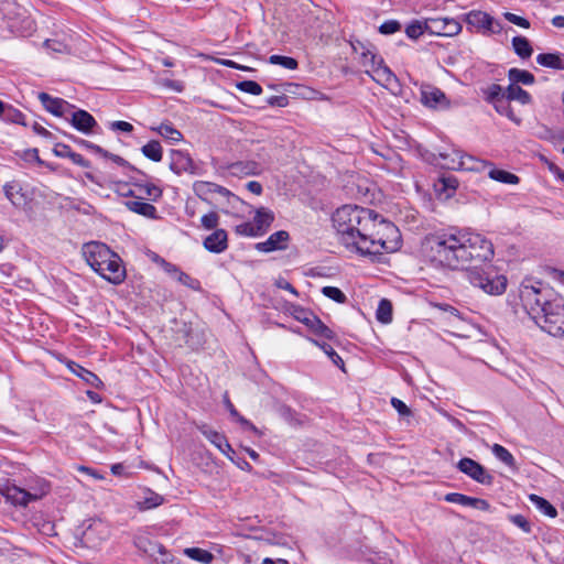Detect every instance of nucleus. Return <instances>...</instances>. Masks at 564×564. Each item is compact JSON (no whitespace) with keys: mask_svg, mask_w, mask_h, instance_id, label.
<instances>
[{"mask_svg":"<svg viewBox=\"0 0 564 564\" xmlns=\"http://www.w3.org/2000/svg\"><path fill=\"white\" fill-rule=\"evenodd\" d=\"M75 141L80 145V147H84L85 149L87 150H90L95 153H98V154H101L104 156H109V153L104 150L101 147L90 142V141H87V140H84V139H75Z\"/></svg>","mask_w":564,"mask_h":564,"instance_id":"nucleus-60","label":"nucleus"},{"mask_svg":"<svg viewBox=\"0 0 564 564\" xmlns=\"http://www.w3.org/2000/svg\"><path fill=\"white\" fill-rule=\"evenodd\" d=\"M457 468L460 473L467 475L479 484L491 485L494 481V477L485 469V467L471 458H462L457 463Z\"/></svg>","mask_w":564,"mask_h":564,"instance_id":"nucleus-12","label":"nucleus"},{"mask_svg":"<svg viewBox=\"0 0 564 564\" xmlns=\"http://www.w3.org/2000/svg\"><path fill=\"white\" fill-rule=\"evenodd\" d=\"M39 99L43 107L56 117H62L66 108L73 107L69 102L62 98H54L46 93H40Z\"/></svg>","mask_w":564,"mask_h":564,"instance_id":"nucleus-23","label":"nucleus"},{"mask_svg":"<svg viewBox=\"0 0 564 564\" xmlns=\"http://www.w3.org/2000/svg\"><path fill=\"white\" fill-rule=\"evenodd\" d=\"M198 430L213 445L232 460L230 453H234V449L224 434L210 429L206 424L198 425Z\"/></svg>","mask_w":564,"mask_h":564,"instance_id":"nucleus-15","label":"nucleus"},{"mask_svg":"<svg viewBox=\"0 0 564 564\" xmlns=\"http://www.w3.org/2000/svg\"><path fill=\"white\" fill-rule=\"evenodd\" d=\"M506 98L509 101L517 100L522 105H528L531 102L530 94L522 89L520 86L512 84H510L506 89Z\"/></svg>","mask_w":564,"mask_h":564,"instance_id":"nucleus-33","label":"nucleus"},{"mask_svg":"<svg viewBox=\"0 0 564 564\" xmlns=\"http://www.w3.org/2000/svg\"><path fill=\"white\" fill-rule=\"evenodd\" d=\"M152 130L174 142H178L183 138L182 133L171 123H161L158 128H152Z\"/></svg>","mask_w":564,"mask_h":564,"instance_id":"nucleus-42","label":"nucleus"},{"mask_svg":"<svg viewBox=\"0 0 564 564\" xmlns=\"http://www.w3.org/2000/svg\"><path fill=\"white\" fill-rule=\"evenodd\" d=\"M142 154L153 162H160L163 156V150L159 141L152 140L141 149Z\"/></svg>","mask_w":564,"mask_h":564,"instance_id":"nucleus-35","label":"nucleus"},{"mask_svg":"<svg viewBox=\"0 0 564 564\" xmlns=\"http://www.w3.org/2000/svg\"><path fill=\"white\" fill-rule=\"evenodd\" d=\"M377 319L383 324H388L392 321V304L389 300L382 299L376 312Z\"/></svg>","mask_w":564,"mask_h":564,"instance_id":"nucleus-40","label":"nucleus"},{"mask_svg":"<svg viewBox=\"0 0 564 564\" xmlns=\"http://www.w3.org/2000/svg\"><path fill=\"white\" fill-rule=\"evenodd\" d=\"M366 73L370 75L375 82L386 88L391 89L398 84L397 76L387 65H384L383 62L376 66L373 69H366Z\"/></svg>","mask_w":564,"mask_h":564,"instance_id":"nucleus-19","label":"nucleus"},{"mask_svg":"<svg viewBox=\"0 0 564 564\" xmlns=\"http://www.w3.org/2000/svg\"><path fill=\"white\" fill-rule=\"evenodd\" d=\"M508 78L510 80V84L518 85H532L534 84V75L525 69L520 68H510L508 72Z\"/></svg>","mask_w":564,"mask_h":564,"instance_id":"nucleus-32","label":"nucleus"},{"mask_svg":"<svg viewBox=\"0 0 564 564\" xmlns=\"http://www.w3.org/2000/svg\"><path fill=\"white\" fill-rule=\"evenodd\" d=\"M164 501L163 497L158 495V494H154V492H151L150 497H147L143 502H142V507L144 509H151V508H155V507H159L160 505H162Z\"/></svg>","mask_w":564,"mask_h":564,"instance_id":"nucleus-61","label":"nucleus"},{"mask_svg":"<svg viewBox=\"0 0 564 564\" xmlns=\"http://www.w3.org/2000/svg\"><path fill=\"white\" fill-rule=\"evenodd\" d=\"M110 128L123 132H131L133 130V126L127 121H113Z\"/></svg>","mask_w":564,"mask_h":564,"instance_id":"nucleus-64","label":"nucleus"},{"mask_svg":"<svg viewBox=\"0 0 564 564\" xmlns=\"http://www.w3.org/2000/svg\"><path fill=\"white\" fill-rule=\"evenodd\" d=\"M392 406L398 411L400 415H410L411 411L408 405L400 399L392 398L391 399Z\"/></svg>","mask_w":564,"mask_h":564,"instance_id":"nucleus-62","label":"nucleus"},{"mask_svg":"<svg viewBox=\"0 0 564 564\" xmlns=\"http://www.w3.org/2000/svg\"><path fill=\"white\" fill-rule=\"evenodd\" d=\"M375 210L357 205H344L334 213L333 226L339 241L350 251L360 254L361 240L373 228Z\"/></svg>","mask_w":564,"mask_h":564,"instance_id":"nucleus-1","label":"nucleus"},{"mask_svg":"<svg viewBox=\"0 0 564 564\" xmlns=\"http://www.w3.org/2000/svg\"><path fill=\"white\" fill-rule=\"evenodd\" d=\"M494 107L497 110V112H499L502 116H506L508 119H510L514 123H517V124L521 123V119L516 116V113L513 112V110L510 106V101L507 98H500L496 102V105H494Z\"/></svg>","mask_w":564,"mask_h":564,"instance_id":"nucleus-39","label":"nucleus"},{"mask_svg":"<svg viewBox=\"0 0 564 564\" xmlns=\"http://www.w3.org/2000/svg\"><path fill=\"white\" fill-rule=\"evenodd\" d=\"M18 9L19 8L13 3H4L1 10L4 13V15L8 18V23H7L8 29H10V31L13 33H18V34L22 35L23 33L20 30L17 18L9 17V14L15 13L14 11Z\"/></svg>","mask_w":564,"mask_h":564,"instance_id":"nucleus-43","label":"nucleus"},{"mask_svg":"<svg viewBox=\"0 0 564 564\" xmlns=\"http://www.w3.org/2000/svg\"><path fill=\"white\" fill-rule=\"evenodd\" d=\"M269 63L273 65H280L286 69H296L299 66V63L295 58L290 56H282V55H271L269 57Z\"/></svg>","mask_w":564,"mask_h":564,"instance_id":"nucleus-48","label":"nucleus"},{"mask_svg":"<svg viewBox=\"0 0 564 564\" xmlns=\"http://www.w3.org/2000/svg\"><path fill=\"white\" fill-rule=\"evenodd\" d=\"M273 220H274V214L265 207H260L256 212V215L253 218V224H254L257 230L261 235L271 226Z\"/></svg>","mask_w":564,"mask_h":564,"instance_id":"nucleus-30","label":"nucleus"},{"mask_svg":"<svg viewBox=\"0 0 564 564\" xmlns=\"http://www.w3.org/2000/svg\"><path fill=\"white\" fill-rule=\"evenodd\" d=\"M83 256L88 265L102 279L120 284L126 279V269L121 258L107 245L90 241L83 246Z\"/></svg>","mask_w":564,"mask_h":564,"instance_id":"nucleus-3","label":"nucleus"},{"mask_svg":"<svg viewBox=\"0 0 564 564\" xmlns=\"http://www.w3.org/2000/svg\"><path fill=\"white\" fill-rule=\"evenodd\" d=\"M426 32L437 36H455L462 32V24L454 18H430L425 20Z\"/></svg>","mask_w":564,"mask_h":564,"instance_id":"nucleus-11","label":"nucleus"},{"mask_svg":"<svg viewBox=\"0 0 564 564\" xmlns=\"http://www.w3.org/2000/svg\"><path fill=\"white\" fill-rule=\"evenodd\" d=\"M424 32H426L425 21H413L405 29L406 35L413 40L419 39Z\"/></svg>","mask_w":564,"mask_h":564,"instance_id":"nucleus-51","label":"nucleus"},{"mask_svg":"<svg viewBox=\"0 0 564 564\" xmlns=\"http://www.w3.org/2000/svg\"><path fill=\"white\" fill-rule=\"evenodd\" d=\"M500 98H506V90L498 84L490 85L487 89V100L496 105Z\"/></svg>","mask_w":564,"mask_h":564,"instance_id":"nucleus-52","label":"nucleus"},{"mask_svg":"<svg viewBox=\"0 0 564 564\" xmlns=\"http://www.w3.org/2000/svg\"><path fill=\"white\" fill-rule=\"evenodd\" d=\"M322 293L326 297H328L337 303H340V304H343L347 301V296L345 295V293L336 286H324L322 289Z\"/></svg>","mask_w":564,"mask_h":564,"instance_id":"nucleus-50","label":"nucleus"},{"mask_svg":"<svg viewBox=\"0 0 564 564\" xmlns=\"http://www.w3.org/2000/svg\"><path fill=\"white\" fill-rule=\"evenodd\" d=\"M289 239V232L285 230H280L272 234L265 241L257 243L256 249L260 252L283 250L286 248Z\"/></svg>","mask_w":564,"mask_h":564,"instance_id":"nucleus-18","label":"nucleus"},{"mask_svg":"<svg viewBox=\"0 0 564 564\" xmlns=\"http://www.w3.org/2000/svg\"><path fill=\"white\" fill-rule=\"evenodd\" d=\"M126 206L129 210L147 218H158L156 208L152 204L143 202L142 198L127 200Z\"/></svg>","mask_w":564,"mask_h":564,"instance_id":"nucleus-27","label":"nucleus"},{"mask_svg":"<svg viewBox=\"0 0 564 564\" xmlns=\"http://www.w3.org/2000/svg\"><path fill=\"white\" fill-rule=\"evenodd\" d=\"M68 368L72 370V372H74L76 376L82 378L86 383L94 388H99L102 384L101 380L94 372L85 369L74 361L68 364Z\"/></svg>","mask_w":564,"mask_h":564,"instance_id":"nucleus-31","label":"nucleus"},{"mask_svg":"<svg viewBox=\"0 0 564 564\" xmlns=\"http://www.w3.org/2000/svg\"><path fill=\"white\" fill-rule=\"evenodd\" d=\"M453 158L451 165H448L449 169L453 170H465V171H475V172H481L485 171L486 167L491 166L492 164L478 160L471 155L464 154L462 151L455 150L453 152Z\"/></svg>","mask_w":564,"mask_h":564,"instance_id":"nucleus-14","label":"nucleus"},{"mask_svg":"<svg viewBox=\"0 0 564 564\" xmlns=\"http://www.w3.org/2000/svg\"><path fill=\"white\" fill-rule=\"evenodd\" d=\"M382 62V57L378 56L369 50L364 51L360 55V63L366 69H373Z\"/></svg>","mask_w":564,"mask_h":564,"instance_id":"nucleus-46","label":"nucleus"},{"mask_svg":"<svg viewBox=\"0 0 564 564\" xmlns=\"http://www.w3.org/2000/svg\"><path fill=\"white\" fill-rule=\"evenodd\" d=\"M134 188L129 194L135 198L156 200L162 196V189L152 183H134Z\"/></svg>","mask_w":564,"mask_h":564,"instance_id":"nucleus-26","label":"nucleus"},{"mask_svg":"<svg viewBox=\"0 0 564 564\" xmlns=\"http://www.w3.org/2000/svg\"><path fill=\"white\" fill-rule=\"evenodd\" d=\"M170 169L175 174L194 173L193 160L188 153L181 150H173L170 154Z\"/></svg>","mask_w":564,"mask_h":564,"instance_id":"nucleus-16","label":"nucleus"},{"mask_svg":"<svg viewBox=\"0 0 564 564\" xmlns=\"http://www.w3.org/2000/svg\"><path fill=\"white\" fill-rule=\"evenodd\" d=\"M465 22L481 31L482 33H500L502 25L499 21H496L490 14L480 10H471L464 15Z\"/></svg>","mask_w":564,"mask_h":564,"instance_id":"nucleus-10","label":"nucleus"},{"mask_svg":"<svg viewBox=\"0 0 564 564\" xmlns=\"http://www.w3.org/2000/svg\"><path fill=\"white\" fill-rule=\"evenodd\" d=\"M231 171L235 174L242 173L246 175H256L261 172V166L254 161L237 162L231 165Z\"/></svg>","mask_w":564,"mask_h":564,"instance_id":"nucleus-38","label":"nucleus"},{"mask_svg":"<svg viewBox=\"0 0 564 564\" xmlns=\"http://www.w3.org/2000/svg\"><path fill=\"white\" fill-rule=\"evenodd\" d=\"M50 491L47 482L42 481L37 487L25 490L15 485L8 486L4 490V498L13 506L26 507L31 501L42 499Z\"/></svg>","mask_w":564,"mask_h":564,"instance_id":"nucleus-8","label":"nucleus"},{"mask_svg":"<svg viewBox=\"0 0 564 564\" xmlns=\"http://www.w3.org/2000/svg\"><path fill=\"white\" fill-rule=\"evenodd\" d=\"M194 193L203 200L209 202L213 194H219L221 196H228L230 192L212 182L197 181L193 184Z\"/></svg>","mask_w":564,"mask_h":564,"instance_id":"nucleus-20","label":"nucleus"},{"mask_svg":"<svg viewBox=\"0 0 564 564\" xmlns=\"http://www.w3.org/2000/svg\"><path fill=\"white\" fill-rule=\"evenodd\" d=\"M462 269L490 262L495 256L492 242L478 232L460 229Z\"/></svg>","mask_w":564,"mask_h":564,"instance_id":"nucleus-5","label":"nucleus"},{"mask_svg":"<svg viewBox=\"0 0 564 564\" xmlns=\"http://www.w3.org/2000/svg\"><path fill=\"white\" fill-rule=\"evenodd\" d=\"M203 245L209 252H224L228 248V236L226 230L216 229L213 234L204 239Z\"/></svg>","mask_w":564,"mask_h":564,"instance_id":"nucleus-21","label":"nucleus"},{"mask_svg":"<svg viewBox=\"0 0 564 564\" xmlns=\"http://www.w3.org/2000/svg\"><path fill=\"white\" fill-rule=\"evenodd\" d=\"M401 29V24L395 20H389L383 22L380 28L379 32L382 34H393L398 32Z\"/></svg>","mask_w":564,"mask_h":564,"instance_id":"nucleus-59","label":"nucleus"},{"mask_svg":"<svg viewBox=\"0 0 564 564\" xmlns=\"http://www.w3.org/2000/svg\"><path fill=\"white\" fill-rule=\"evenodd\" d=\"M422 102L431 108H446L448 106L445 94L436 87L422 90Z\"/></svg>","mask_w":564,"mask_h":564,"instance_id":"nucleus-24","label":"nucleus"},{"mask_svg":"<svg viewBox=\"0 0 564 564\" xmlns=\"http://www.w3.org/2000/svg\"><path fill=\"white\" fill-rule=\"evenodd\" d=\"M503 17H505V19L507 21H509L510 23L516 24V25H518L520 28H523V29H529L530 28L529 20H527L523 17L517 15V14L511 13V12L503 13Z\"/></svg>","mask_w":564,"mask_h":564,"instance_id":"nucleus-56","label":"nucleus"},{"mask_svg":"<svg viewBox=\"0 0 564 564\" xmlns=\"http://www.w3.org/2000/svg\"><path fill=\"white\" fill-rule=\"evenodd\" d=\"M200 221H202V226L205 229H207V230L215 229L218 226L219 216L217 213L210 212V213L204 215L202 217Z\"/></svg>","mask_w":564,"mask_h":564,"instance_id":"nucleus-54","label":"nucleus"},{"mask_svg":"<svg viewBox=\"0 0 564 564\" xmlns=\"http://www.w3.org/2000/svg\"><path fill=\"white\" fill-rule=\"evenodd\" d=\"M460 229L442 230L427 235L421 243L426 263L436 269H462Z\"/></svg>","mask_w":564,"mask_h":564,"instance_id":"nucleus-2","label":"nucleus"},{"mask_svg":"<svg viewBox=\"0 0 564 564\" xmlns=\"http://www.w3.org/2000/svg\"><path fill=\"white\" fill-rule=\"evenodd\" d=\"M294 317L305 324L310 329L322 337L327 339H332L334 337V332L327 327L316 315L312 312L305 311L301 307H296L293 312Z\"/></svg>","mask_w":564,"mask_h":564,"instance_id":"nucleus-13","label":"nucleus"},{"mask_svg":"<svg viewBox=\"0 0 564 564\" xmlns=\"http://www.w3.org/2000/svg\"><path fill=\"white\" fill-rule=\"evenodd\" d=\"M467 279L476 288L490 295H500L506 291L507 279L498 274L492 265L480 268L473 265L467 270Z\"/></svg>","mask_w":564,"mask_h":564,"instance_id":"nucleus-6","label":"nucleus"},{"mask_svg":"<svg viewBox=\"0 0 564 564\" xmlns=\"http://www.w3.org/2000/svg\"><path fill=\"white\" fill-rule=\"evenodd\" d=\"M401 246V234L398 227L386 220L377 213L373 217V228L367 232L366 240H361V256H376L383 251L392 252Z\"/></svg>","mask_w":564,"mask_h":564,"instance_id":"nucleus-4","label":"nucleus"},{"mask_svg":"<svg viewBox=\"0 0 564 564\" xmlns=\"http://www.w3.org/2000/svg\"><path fill=\"white\" fill-rule=\"evenodd\" d=\"M53 153L58 158H68L74 164L88 169L90 167V162L86 160L82 154L74 152L69 145L64 143H57Z\"/></svg>","mask_w":564,"mask_h":564,"instance_id":"nucleus-25","label":"nucleus"},{"mask_svg":"<svg viewBox=\"0 0 564 564\" xmlns=\"http://www.w3.org/2000/svg\"><path fill=\"white\" fill-rule=\"evenodd\" d=\"M2 119L7 122L19 123L25 126L24 115L14 107L7 105Z\"/></svg>","mask_w":564,"mask_h":564,"instance_id":"nucleus-47","label":"nucleus"},{"mask_svg":"<svg viewBox=\"0 0 564 564\" xmlns=\"http://www.w3.org/2000/svg\"><path fill=\"white\" fill-rule=\"evenodd\" d=\"M288 96L281 95V96H271L267 99V104L270 106H276V107H286L288 106Z\"/></svg>","mask_w":564,"mask_h":564,"instance_id":"nucleus-63","label":"nucleus"},{"mask_svg":"<svg viewBox=\"0 0 564 564\" xmlns=\"http://www.w3.org/2000/svg\"><path fill=\"white\" fill-rule=\"evenodd\" d=\"M236 232L247 237L260 235L253 223H242L236 226Z\"/></svg>","mask_w":564,"mask_h":564,"instance_id":"nucleus-55","label":"nucleus"},{"mask_svg":"<svg viewBox=\"0 0 564 564\" xmlns=\"http://www.w3.org/2000/svg\"><path fill=\"white\" fill-rule=\"evenodd\" d=\"M312 343L314 345L318 346L329 357V359L333 361L334 365H336L341 370H345L344 369V360L334 350V348L329 344H327V343H319V341H317L315 339H312Z\"/></svg>","mask_w":564,"mask_h":564,"instance_id":"nucleus-44","label":"nucleus"},{"mask_svg":"<svg viewBox=\"0 0 564 564\" xmlns=\"http://www.w3.org/2000/svg\"><path fill=\"white\" fill-rule=\"evenodd\" d=\"M491 449H492L494 455L499 460H501L509 467H516V459L506 447H503L502 445H499V444H495Z\"/></svg>","mask_w":564,"mask_h":564,"instance_id":"nucleus-45","label":"nucleus"},{"mask_svg":"<svg viewBox=\"0 0 564 564\" xmlns=\"http://www.w3.org/2000/svg\"><path fill=\"white\" fill-rule=\"evenodd\" d=\"M530 500L545 516L550 518H555L557 516L555 507H553L546 499L536 495H531Z\"/></svg>","mask_w":564,"mask_h":564,"instance_id":"nucleus-41","label":"nucleus"},{"mask_svg":"<svg viewBox=\"0 0 564 564\" xmlns=\"http://www.w3.org/2000/svg\"><path fill=\"white\" fill-rule=\"evenodd\" d=\"M44 45L52 53H67L68 52L67 45L57 40H46L44 42Z\"/></svg>","mask_w":564,"mask_h":564,"instance_id":"nucleus-57","label":"nucleus"},{"mask_svg":"<svg viewBox=\"0 0 564 564\" xmlns=\"http://www.w3.org/2000/svg\"><path fill=\"white\" fill-rule=\"evenodd\" d=\"M521 300L524 308L529 315L538 322L540 316L544 313V303H550L546 296L533 286H524L521 290Z\"/></svg>","mask_w":564,"mask_h":564,"instance_id":"nucleus-9","label":"nucleus"},{"mask_svg":"<svg viewBox=\"0 0 564 564\" xmlns=\"http://www.w3.org/2000/svg\"><path fill=\"white\" fill-rule=\"evenodd\" d=\"M238 90L259 96L262 94V87L253 80H242L236 84Z\"/></svg>","mask_w":564,"mask_h":564,"instance_id":"nucleus-49","label":"nucleus"},{"mask_svg":"<svg viewBox=\"0 0 564 564\" xmlns=\"http://www.w3.org/2000/svg\"><path fill=\"white\" fill-rule=\"evenodd\" d=\"M184 554L203 564H210L214 560V555L209 551L200 547H187L184 550Z\"/></svg>","mask_w":564,"mask_h":564,"instance_id":"nucleus-36","label":"nucleus"},{"mask_svg":"<svg viewBox=\"0 0 564 564\" xmlns=\"http://www.w3.org/2000/svg\"><path fill=\"white\" fill-rule=\"evenodd\" d=\"M4 194L7 198L18 208H24L28 204V197L22 187L17 183L6 184Z\"/></svg>","mask_w":564,"mask_h":564,"instance_id":"nucleus-28","label":"nucleus"},{"mask_svg":"<svg viewBox=\"0 0 564 564\" xmlns=\"http://www.w3.org/2000/svg\"><path fill=\"white\" fill-rule=\"evenodd\" d=\"M509 520L520 529H522L524 532L529 533L531 531L530 522L527 520V518L522 514H512L509 516Z\"/></svg>","mask_w":564,"mask_h":564,"instance_id":"nucleus-58","label":"nucleus"},{"mask_svg":"<svg viewBox=\"0 0 564 564\" xmlns=\"http://www.w3.org/2000/svg\"><path fill=\"white\" fill-rule=\"evenodd\" d=\"M70 123L76 130L86 134L90 133L94 127L97 126L95 118L83 109L73 112Z\"/></svg>","mask_w":564,"mask_h":564,"instance_id":"nucleus-22","label":"nucleus"},{"mask_svg":"<svg viewBox=\"0 0 564 564\" xmlns=\"http://www.w3.org/2000/svg\"><path fill=\"white\" fill-rule=\"evenodd\" d=\"M488 175L490 178L505 184H517L519 182V177L516 174L492 166H490Z\"/></svg>","mask_w":564,"mask_h":564,"instance_id":"nucleus-37","label":"nucleus"},{"mask_svg":"<svg viewBox=\"0 0 564 564\" xmlns=\"http://www.w3.org/2000/svg\"><path fill=\"white\" fill-rule=\"evenodd\" d=\"M444 500L451 503H457L482 511H488L490 509V505L487 500L469 497L458 492H449L445 495Z\"/></svg>","mask_w":564,"mask_h":564,"instance_id":"nucleus-17","label":"nucleus"},{"mask_svg":"<svg viewBox=\"0 0 564 564\" xmlns=\"http://www.w3.org/2000/svg\"><path fill=\"white\" fill-rule=\"evenodd\" d=\"M536 63L547 68L564 69V55L558 53H542L536 56Z\"/></svg>","mask_w":564,"mask_h":564,"instance_id":"nucleus-29","label":"nucleus"},{"mask_svg":"<svg viewBox=\"0 0 564 564\" xmlns=\"http://www.w3.org/2000/svg\"><path fill=\"white\" fill-rule=\"evenodd\" d=\"M544 305V313L536 324L551 336L564 337V301L561 297H554Z\"/></svg>","mask_w":564,"mask_h":564,"instance_id":"nucleus-7","label":"nucleus"},{"mask_svg":"<svg viewBox=\"0 0 564 564\" xmlns=\"http://www.w3.org/2000/svg\"><path fill=\"white\" fill-rule=\"evenodd\" d=\"M512 47L516 54L521 58H529L533 53L529 40L524 36H514L512 39Z\"/></svg>","mask_w":564,"mask_h":564,"instance_id":"nucleus-34","label":"nucleus"},{"mask_svg":"<svg viewBox=\"0 0 564 564\" xmlns=\"http://www.w3.org/2000/svg\"><path fill=\"white\" fill-rule=\"evenodd\" d=\"M174 279L192 290L198 291L200 289V282L183 271H181Z\"/></svg>","mask_w":564,"mask_h":564,"instance_id":"nucleus-53","label":"nucleus"}]
</instances>
